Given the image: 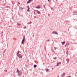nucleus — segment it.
<instances>
[{"label": "nucleus", "instance_id": "1", "mask_svg": "<svg viewBox=\"0 0 77 77\" xmlns=\"http://www.w3.org/2000/svg\"><path fill=\"white\" fill-rule=\"evenodd\" d=\"M16 55L18 57H19V59H21L23 57L21 54H20V51H18L17 52Z\"/></svg>", "mask_w": 77, "mask_h": 77}, {"label": "nucleus", "instance_id": "2", "mask_svg": "<svg viewBox=\"0 0 77 77\" xmlns=\"http://www.w3.org/2000/svg\"><path fill=\"white\" fill-rule=\"evenodd\" d=\"M17 69V71L16 72H17L18 73V76H20V75L21 74V72L18 70V68Z\"/></svg>", "mask_w": 77, "mask_h": 77}, {"label": "nucleus", "instance_id": "3", "mask_svg": "<svg viewBox=\"0 0 77 77\" xmlns=\"http://www.w3.org/2000/svg\"><path fill=\"white\" fill-rule=\"evenodd\" d=\"M25 42V36H24L23 37V39L22 40L21 44H23Z\"/></svg>", "mask_w": 77, "mask_h": 77}, {"label": "nucleus", "instance_id": "4", "mask_svg": "<svg viewBox=\"0 0 77 77\" xmlns=\"http://www.w3.org/2000/svg\"><path fill=\"white\" fill-rule=\"evenodd\" d=\"M61 64V62L57 63V65L55 66H58Z\"/></svg>", "mask_w": 77, "mask_h": 77}, {"label": "nucleus", "instance_id": "5", "mask_svg": "<svg viewBox=\"0 0 77 77\" xmlns=\"http://www.w3.org/2000/svg\"><path fill=\"white\" fill-rule=\"evenodd\" d=\"M53 34H56V35H58V33L55 31H54L52 32Z\"/></svg>", "mask_w": 77, "mask_h": 77}, {"label": "nucleus", "instance_id": "6", "mask_svg": "<svg viewBox=\"0 0 77 77\" xmlns=\"http://www.w3.org/2000/svg\"><path fill=\"white\" fill-rule=\"evenodd\" d=\"M27 8H28V9L27 10L28 12H30V8H29V6H27Z\"/></svg>", "mask_w": 77, "mask_h": 77}, {"label": "nucleus", "instance_id": "7", "mask_svg": "<svg viewBox=\"0 0 77 77\" xmlns=\"http://www.w3.org/2000/svg\"><path fill=\"white\" fill-rule=\"evenodd\" d=\"M36 8L37 9H40V8H41L40 7V5H38V7H36Z\"/></svg>", "mask_w": 77, "mask_h": 77}, {"label": "nucleus", "instance_id": "8", "mask_svg": "<svg viewBox=\"0 0 77 77\" xmlns=\"http://www.w3.org/2000/svg\"><path fill=\"white\" fill-rule=\"evenodd\" d=\"M31 1H32V0H29L28 2H27V4H29V3H30Z\"/></svg>", "mask_w": 77, "mask_h": 77}, {"label": "nucleus", "instance_id": "9", "mask_svg": "<svg viewBox=\"0 0 77 77\" xmlns=\"http://www.w3.org/2000/svg\"><path fill=\"white\" fill-rule=\"evenodd\" d=\"M66 61H67V63H68V62H69V59H66Z\"/></svg>", "mask_w": 77, "mask_h": 77}, {"label": "nucleus", "instance_id": "10", "mask_svg": "<svg viewBox=\"0 0 77 77\" xmlns=\"http://www.w3.org/2000/svg\"><path fill=\"white\" fill-rule=\"evenodd\" d=\"M69 45V42H67L66 44V45L68 46V45Z\"/></svg>", "mask_w": 77, "mask_h": 77}, {"label": "nucleus", "instance_id": "11", "mask_svg": "<svg viewBox=\"0 0 77 77\" xmlns=\"http://www.w3.org/2000/svg\"><path fill=\"white\" fill-rule=\"evenodd\" d=\"M61 43L63 45H64V44H65V42L64 41L63 42H61Z\"/></svg>", "mask_w": 77, "mask_h": 77}, {"label": "nucleus", "instance_id": "12", "mask_svg": "<svg viewBox=\"0 0 77 77\" xmlns=\"http://www.w3.org/2000/svg\"><path fill=\"white\" fill-rule=\"evenodd\" d=\"M49 70L48 69H46V72H48V71H49Z\"/></svg>", "mask_w": 77, "mask_h": 77}, {"label": "nucleus", "instance_id": "13", "mask_svg": "<svg viewBox=\"0 0 77 77\" xmlns=\"http://www.w3.org/2000/svg\"><path fill=\"white\" fill-rule=\"evenodd\" d=\"M36 14H41V12H40V11H38V12H37V13H36Z\"/></svg>", "mask_w": 77, "mask_h": 77}, {"label": "nucleus", "instance_id": "14", "mask_svg": "<svg viewBox=\"0 0 77 77\" xmlns=\"http://www.w3.org/2000/svg\"><path fill=\"white\" fill-rule=\"evenodd\" d=\"M36 66H37V65H34V68H36Z\"/></svg>", "mask_w": 77, "mask_h": 77}, {"label": "nucleus", "instance_id": "15", "mask_svg": "<svg viewBox=\"0 0 77 77\" xmlns=\"http://www.w3.org/2000/svg\"><path fill=\"white\" fill-rule=\"evenodd\" d=\"M66 54L67 55H68V52L67 51H66Z\"/></svg>", "mask_w": 77, "mask_h": 77}, {"label": "nucleus", "instance_id": "16", "mask_svg": "<svg viewBox=\"0 0 77 77\" xmlns=\"http://www.w3.org/2000/svg\"><path fill=\"white\" fill-rule=\"evenodd\" d=\"M44 8L45 9H46V8H45V6L44 5Z\"/></svg>", "mask_w": 77, "mask_h": 77}, {"label": "nucleus", "instance_id": "17", "mask_svg": "<svg viewBox=\"0 0 77 77\" xmlns=\"http://www.w3.org/2000/svg\"><path fill=\"white\" fill-rule=\"evenodd\" d=\"M17 25H18V26H20V25H21V24H20V23H17Z\"/></svg>", "mask_w": 77, "mask_h": 77}, {"label": "nucleus", "instance_id": "18", "mask_svg": "<svg viewBox=\"0 0 77 77\" xmlns=\"http://www.w3.org/2000/svg\"><path fill=\"white\" fill-rule=\"evenodd\" d=\"M54 50H56L57 48L55 47H54Z\"/></svg>", "mask_w": 77, "mask_h": 77}, {"label": "nucleus", "instance_id": "19", "mask_svg": "<svg viewBox=\"0 0 77 77\" xmlns=\"http://www.w3.org/2000/svg\"><path fill=\"white\" fill-rule=\"evenodd\" d=\"M35 11L36 12H38V11H39L37 10H35Z\"/></svg>", "mask_w": 77, "mask_h": 77}, {"label": "nucleus", "instance_id": "20", "mask_svg": "<svg viewBox=\"0 0 77 77\" xmlns=\"http://www.w3.org/2000/svg\"><path fill=\"white\" fill-rule=\"evenodd\" d=\"M26 28L27 27H26V26H25L24 27H23V28L25 29H26Z\"/></svg>", "mask_w": 77, "mask_h": 77}, {"label": "nucleus", "instance_id": "21", "mask_svg": "<svg viewBox=\"0 0 77 77\" xmlns=\"http://www.w3.org/2000/svg\"><path fill=\"white\" fill-rule=\"evenodd\" d=\"M47 41H48V42H50V40H48Z\"/></svg>", "mask_w": 77, "mask_h": 77}, {"label": "nucleus", "instance_id": "22", "mask_svg": "<svg viewBox=\"0 0 77 77\" xmlns=\"http://www.w3.org/2000/svg\"><path fill=\"white\" fill-rule=\"evenodd\" d=\"M66 45H65V47H66Z\"/></svg>", "mask_w": 77, "mask_h": 77}, {"label": "nucleus", "instance_id": "23", "mask_svg": "<svg viewBox=\"0 0 77 77\" xmlns=\"http://www.w3.org/2000/svg\"><path fill=\"white\" fill-rule=\"evenodd\" d=\"M20 8H21V9H24V8H23L22 7H21Z\"/></svg>", "mask_w": 77, "mask_h": 77}, {"label": "nucleus", "instance_id": "24", "mask_svg": "<svg viewBox=\"0 0 77 77\" xmlns=\"http://www.w3.org/2000/svg\"><path fill=\"white\" fill-rule=\"evenodd\" d=\"M53 58L54 59H56V58L54 57Z\"/></svg>", "mask_w": 77, "mask_h": 77}, {"label": "nucleus", "instance_id": "25", "mask_svg": "<svg viewBox=\"0 0 77 77\" xmlns=\"http://www.w3.org/2000/svg\"><path fill=\"white\" fill-rule=\"evenodd\" d=\"M53 8H51V10H53Z\"/></svg>", "mask_w": 77, "mask_h": 77}, {"label": "nucleus", "instance_id": "26", "mask_svg": "<svg viewBox=\"0 0 77 77\" xmlns=\"http://www.w3.org/2000/svg\"><path fill=\"white\" fill-rule=\"evenodd\" d=\"M48 2H50V0H48Z\"/></svg>", "mask_w": 77, "mask_h": 77}, {"label": "nucleus", "instance_id": "27", "mask_svg": "<svg viewBox=\"0 0 77 77\" xmlns=\"http://www.w3.org/2000/svg\"><path fill=\"white\" fill-rule=\"evenodd\" d=\"M57 77H59V76H58Z\"/></svg>", "mask_w": 77, "mask_h": 77}, {"label": "nucleus", "instance_id": "28", "mask_svg": "<svg viewBox=\"0 0 77 77\" xmlns=\"http://www.w3.org/2000/svg\"><path fill=\"white\" fill-rule=\"evenodd\" d=\"M29 24V23H28V24Z\"/></svg>", "mask_w": 77, "mask_h": 77}, {"label": "nucleus", "instance_id": "29", "mask_svg": "<svg viewBox=\"0 0 77 77\" xmlns=\"http://www.w3.org/2000/svg\"><path fill=\"white\" fill-rule=\"evenodd\" d=\"M52 69H53V68H52Z\"/></svg>", "mask_w": 77, "mask_h": 77}, {"label": "nucleus", "instance_id": "30", "mask_svg": "<svg viewBox=\"0 0 77 77\" xmlns=\"http://www.w3.org/2000/svg\"><path fill=\"white\" fill-rule=\"evenodd\" d=\"M35 62H36V61H35Z\"/></svg>", "mask_w": 77, "mask_h": 77}]
</instances>
